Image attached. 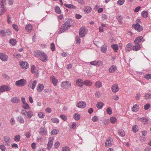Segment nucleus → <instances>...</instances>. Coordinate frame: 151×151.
<instances>
[{
    "instance_id": "1",
    "label": "nucleus",
    "mask_w": 151,
    "mask_h": 151,
    "mask_svg": "<svg viewBox=\"0 0 151 151\" xmlns=\"http://www.w3.org/2000/svg\"><path fill=\"white\" fill-rule=\"evenodd\" d=\"M73 24V21L71 19H68L62 26L60 28L59 32V34H60L68 29Z\"/></svg>"
},
{
    "instance_id": "2",
    "label": "nucleus",
    "mask_w": 151,
    "mask_h": 151,
    "mask_svg": "<svg viewBox=\"0 0 151 151\" xmlns=\"http://www.w3.org/2000/svg\"><path fill=\"white\" fill-rule=\"evenodd\" d=\"M35 56L43 62L47 60V55L44 52L40 51H35L34 52Z\"/></svg>"
},
{
    "instance_id": "3",
    "label": "nucleus",
    "mask_w": 151,
    "mask_h": 151,
    "mask_svg": "<svg viewBox=\"0 0 151 151\" xmlns=\"http://www.w3.org/2000/svg\"><path fill=\"white\" fill-rule=\"evenodd\" d=\"M26 83L27 81L25 79H22L16 81L15 85L18 86L22 87L24 86Z\"/></svg>"
},
{
    "instance_id": "4",
    "label": "nucleus",
    "mask_w": 151,
    "mask_h": 151,
    "mask_svg": "<svg viewBox=\"0 0 151 151\" xmlns=\"http://www.w3.org/2000/svg\"><path fill=\"white\" fill-rule=\"evenodd\" d=\"M71 84L70 82L68 81H64L62 82L61 86L64 89H67L70 88Z\"/></svg>"
},
{
    "instance_id": "5",
    "label": "nucleus",
    "mask_w": 151,
    "mask_h": 151,
    "mask_svg": "<svg viewBox=\"0 0 151 151\" xmlns=\"http://www.w3.org/2000/svg\"><path fill=\"white\" fill-rule=\"evenodd\" d=\"M132 27L138 32H140L143 29V27L138 23L133 24Z\"/></svg>"
},
{
    "instance_id": "6",
    "label": "nucleus",
    "mask_w": 151,
    "mask_h": 151,
    "mask_svg": "<svg viewBox=\"0 0 151 151\" xmlns=\"http://www.w3.org/2000/svg\"><path fill=\"white\" fill-rule=\"evenodd\" d=\"M113 143V139L111 137L108 138L106 140L105 143V146L106 147H110L112 145Z\"/></svg>"
},
{
    "instance_id": "7",
    "label": "nucleus",
    "mask_w": 151,
    "mask_h": 151,
    "mask_svg": "<svg viewBox=\"0 0 151 151\" xmlns=\"http://www.w3.org/2000/svg\"><path fill=\"white\" fill-rule=\"evenodd\" d=\"M21 99L22 103V107L25 109H29L30 107L28 104H27L25 101V99L24 98H21Z\"/></svg>"
},
{
    "instance_id": "8",
    "label": "nucleus",
    "mask_w": 151,
    "mask_h": 151,
    "mask_svg": "<svg viewBox=\"0 0 151 151\" xmlns=\"http://www.w3.org/2000/svg\"><path fill=\"white\" fill-rule=\"evenodd\" d=\"M86 34V29L85 27L80 28L79 31V35L81 37H83Z\"/></svg>"
},
{
    "instance_id": "9",
    "label": "nucleus",
    "mask_w": 151,
    "mask_h": 151,
    "mask_svg": "<svg viewBox=\"0 0 151 151\" xmlns=\"http://www.w3.org/2000/svg\"><path fill=\"white\" fill-rule=\"evenodd\" d=\"M8 55L5 53H0V59L2 61H6L8 60Z\"/></svg>"
},
{
    "instance_id": "10",
    "label": "nucleus",
    "mask_w": 151,
    "mask_h": 151,
    "mask_svg": "<svg viewBox=\"0 0 151 151\" xmlns=\"http://www.w3.org/2000/svg\"><path fill=\"white\" fill-rule=\"evenodd\" d=\"M19 65L21 68L24 69H27L29 68L28 63L26 62L21 61L19 62Z\"/></svg>"
},
{
    "instance_id": "11",
    "label": "nucleus",
    "mask_w": 151,
    "mask_h": 151,
    "mask_svg": "<svg viewBox=\"0 0 151 151\" xmlns=\"http://www.w3.org/2000/svg\"><path fill=\"white\" fill-rule=\"evenodd\" d=\"M11 88L9 86H2L0 88V94L5 91H8Z\"/></svg>"
},
{
    "instance_id": "12",
    "label": "nucleus",
    "mask_w": 151,
    "mask_h": 151,
    "mask_svg": "<svg viewBox=\"0 0 151 151\" xmlns=\"http://www.w3.org/2000/svg\"><path fill=\"white\" fill-rule=\"evenodd\" d=\"M49 141L48 142V149L50 150L53 146V142L54 140V138L53 137L49 138Z\"/></svg>"
},
{
    "instance_id": "13",
    "label": "nucleus",
    "mask_w": 151,
    "mask_h": 151,
    "mask_svg": "<svg viewBox=\"0 0 151 151\" xmlns=\"http://www.w3.org/2000/svg\"><path fill=\"white\" fill-rule=\"evenodd\" d=\"M44 86L43 84H39L36 88V90L37 92L40 93L42 92L44 89Z\"/></svg>"
},
{
    "instance_id": "14",
    "label": "nucleus",
    "mask_w": 151,
    "mask_h": 151,
    "mask_svg": "<svg viewBox=\"0 0 151 151\" xmlns=\"http://www.w3.org/2000/svg\"><path fill=\"white\" fill-rule=\"evenodd\" d=\"M50 79L51 82L53 85L56 86L58 82V80L54 76H52L50 77Z\"/></svg>"
},
{
    "instance_id": "15",
    "label": "nucleus",
    "mask_w": 151,
    "mask_h": 151,
    "mask_svg": "<svg viewBox=\"0 0 151 151\" xmlns=\"http://www.w3.org/2000/svg\"><path fill=\"white\" fill-rule=\"evenodd\" d=\"M37 82V81L36 80H35L33 82H32V81H31L29 82L28 86L30 87H31L32 89H34L36 86Z\"/></svg>"
},
{
    "instance_id": "16",
    "label": "nucleus",
    "mask_w": 151,
    "mask_h": 151,
    "mask_svg": "<svg viewBox=\"0 0 151 151\" xmlns=\"http://www.w3.org/2000/svg\"><path fill=\"white\" fill-rule=\"evenodd\" d=\"M111 90L114 93L117 92L119 90L118 85L116 84H114L111 87Z\"/></svg>"
},
{
    "instance_id": "17",
    "label": "nucleus",
    "mask_w": 151,
    "mask_h": 151,
    "mask_svg": "<svg viewBox=\"0 0 151 151\" xmlns=\"http://www.w3.org/2000/svg\"><path fill=\"white\" fill-rule=\"evenodd\" d=\"M86 105V104L84 102L81 101L78 103L76 106L79 108H85Z\"/></svg>"
},
{
    "instance_id": "18",
    "label": "nucleus",
    "mask_w": 151,
    "mask_h": 151,
    "mask_svg": "<svg viewBox=\"0 0 151 151\" xmlns=\"http://www.w3.org/2000/svg\"><path fill=\"white\" fill-rule=\"evenodd\" d=\"M132 44L131 43H129L126 46L125 50L127 52H129L132 49Z\"/></svg>"
},
{
    "instance_id": "19",
    "label": "nucleus",
    "mask_w": 151,
    "mask_h": 151,
    "mask_svg": "<svg viewBox=\"0 0 151 151\" xmlns=\"http://www.w3.org/2000/svg\"><path fill=\"white\" fill-rule=\"evenodd\" d=\"M117 70V68L115 65H113L111 66L109 69V71L110 73H113Z\"/></svg>"
},
{
    "instance_id": "20",
    "label": "nucleus",
    "mask_w": 151,
    "mask_h": 151,
    "mask_svg": "<svg viewBox=\"0 0 151 151\" xmlns=\"http://www.w3.org/2000/svg\"><path fill=\"white\" fill-rule=\"evenodd\" d=\"M140 45L139 44H135L132 47V50L134 51H137L140 50Z\"/></svg>"
},
{
    "instance_id": "21",
    "label": "nucleus",
    "mask_w": 151,
    "mask_h": 151,
    "mask_svg": "<svg viewBox=\"0 0 151 151\" xmlns=\"http://www.w3.org/2000/svg\"><path fill=\"white\" fill-rule=\"evenodd\" d=\"M4 141H5L7 145L9 146L11 144V139L10 137L8 136H5L4 137Z\"/></svg>"
},
{
    "instance_id": "22",
    "label": "nucleus",
    "mask_w": 151,
    "mask_h": 151,
    "mask_svg": "<svg viewBox=\"0 0 151 151\" xmlns=\"http://www.w3.org/2000/svg\"><path fill=\"white\" fill-rule=\"evenodd\" d=\"M76 84L78 86L82 87L83 86L84 82L82 79H78L76 81Z\"/></svg>"
},
{
    "instance_id": "23",
    "label": "nucleus",
    "mask_w": 151,
    "mask_h": 151,
    "mask_svg": "<svg viewBox=\"0 0 151 151\" xmlns=\"http://www.w3.org/2000/svg\"><path fill=\"white\" fill-rule=\"evenodd\" d=\"M31 71L32 73H38V70L34 65H32L31 66Z\"/></svg>"
},
{
    "instance_id": "24",
    "label": "nucleus",
    "mask_w": 151,
    "mask_h": 151,
    "mask_svg": "<svg viewBox=\"0 0 151 151\" xmlns=\"http://www.w3.org/2000/svg\"><path fill=\"white\" fill-rule=\"evenodd\" d=\"M143 39V37L142 36H140L137 37L134 40V44H139L140 42Z\"/></svg>"
},
{
    "instance_id": "25",
    "label": "nucleus",
    "mask_w": 151,
    "mask_h": 151,
    "mask_svg": "<svg viewBox=\"0 0 151 151\" xmlns=\"http://www.w3.org/2000/svg\"><path fill=\"white\" fill-rule=\"evenodd\" d=\"M33 28V26L32 24H27L25 27V29L28 32H30Z\"/></svg>"
},
{
    "instance_id": "26",
    "label": "nucleus",
    "mask_w": 151,
    "mask_h": 151,
    "mask_svg": "<svg viewBox=\"0 0 151 151\" xmlns=\"http://www.w3.org/2000/svg\"><path fill=\"white\" fill-rule=\"evenodd\" d=\"M11 101L13 103H18L20 102V99L18 98L14 97L11 99Z\"/></svg>"
},
{
    "instance_id": "27",
    "label": "nucleus",
    "mask_w": 151,
    "mask_h": 151,
    "mask_svg": "<svg viewBox=\"0 0 151 151\" xmlns=\"http://www.w3.org/2000/svg\"><path fill=\"white\" fill-rule=\"evenodd\" d=\"M101 51L103 53L106 52L107 50V46L106 45H102L101 47Z\"/></svg>"
},
{
    "instance_id": "28",
    "label": "nucleus",
    "mask_w": 151,
    "mask_h": 151,
    "mask_svg": "<svg viewBox=\"0 0 151 151\" xmlns=\"http://www.w3.org/2000/svg\"><path fill=\"white\" fill-rule=\"evenodd\" d=\"M84 84L87 86H91L92 85V82L88 80H86L84 81Z\"/></svg>"
},
{
    "instance_id": "29",
    "label": "nucleus",
    "mask_w": 151,
    "mask_h": 151,
    "mask_svg": "<svg viewBox=\"0 0 151 151\" xmlns=\"http://www.w3.org/2000/svg\"><path fill=\"white\" fill-rule=\"evenodd\" d=\"M64 5L66 7L70 9H75L76 7L73 5L70 4H64Z\"/></svg>"
},
{
    "instance_id": "30",
    "label": "nucleus",
    "mask_w": 151,
    "mask_h": 151,
    "mask_svg": "<svg viewBox=\"0 0 151 151\" xmlns=\"http://www.w3.org/2000/svg\"><path fill=\"white\" fill-rule=\"evenodd\" d=\"M144 97L146 100H150L151 99V94L150 93L145 94Z\"/></svg>"
},
{
    "instance_id": "31",
    "label": "nucleus",
    "mask_w": 151,
    "mask_h": 151,
    "mask_svg": "<svg viewBox=\"0 0 151 151\" xmlns=\"http://www.w3.org/2000/svg\"><path fill=\"white\" fill-rule=\"evenodd\" d=\"M59 132V129H54L51 132V134L52 135H55L57 134Z\"/></svg>"
},
{
    "instance_id": "32",
    "label": "nucleus",
    "mask_w": 151,
    "mask_h": 151,
    "mask_svg": "<svg viewBox=\"0 0 151 151\" xmlns=\"http://www.w3.org/2000/svg\"><path fill=\"white\" fill-rule=\"evenodd\" d=\"M20 136L19 134H17L15 135L14 137V140L16 142H19L20 139Z\"/></svg>"
},
{
    "instance_id": "33",
    "label": "nucleus",
    "mask_w": 151,
    "mask_h": 151,
    "mask_svg": "<svg viewBox=\"0 0 151 151\" xmlns=\"http://www.w3.org/2000/svg\"><path fill=\"white\" fill-rule=\"evenodd\" d=\"M9 42L12 45L14 46L16 44L17 41L15 39L12 38L9 40Z\"/></svg>"
},
{
    "instance_id": "34",
    "label": "nucleus",
    "mask_w": 151,
    "mask_h": 151,
    "mask_svg": "<svg viewBox=\"0 0 151 151\" xmlns=\"http://www.w3.org/2000/svg\"><path fill=\"white\" fill-rule=\"evenodd\" d=\"M91 10V8L90 6L86 7L84 9V12L87 13H89Z\"/></svg>"
},
{
    "instance_id": "35",
    "label": "nucleus",
    "mask_w": 151,
    "mask_h": 151,
    "mask_svg": "<svg viewBox=\"0 0 151 151\" xmlns=\"http://www.w3.org/2000/svg\"><path fill=\"white\" fill-rule=\"evenodd\" d=\"M111 47L114 50V51L116 52L118 50V45L117 44L112 45H111Z\"/></svg>"
},
{
    "instance_id": "36",
    "label": "nucleus",
    "mask_w": 151,
    "mask_h": 151,
    "mask_svg": "<svg viewBox=\"0 0 151 151\" xmlns=\"http://www.w3.org/2000/svg\"><path fill=\"white\" fill-rule=\"evenodd\" d=\"M27 115L28 118H30L33 116V113L32 111H27Z\"/></svg>"
},
{
    "instance_id": "37",
    "label": "nucleus",
    "mask_w": 151,
    "mask_h": 151,
    "mask_svg": "<svg viewBox=\"0 0 151 151\" xmlns=\"http://www.w3.org/2000/svg\"><path fill=\"white\" fill-rule=\"evenodd\" d=\"M104 106L103 103L101 102L97 103L96 104V106L98 109H101Z\"/></svg>"
},
{
    "instance_id": "38",
    "label": "nucleus",
    "mask_w": 151,
    "mask_h": 151,
    "mask_svg": "<svg viewBox=\"0 0 151 151\" xmlns=\"http://www.w3.org/2000/svg\"><path fill=\"white\" fill-rule=\"evenodd\" d=\"M139 106L137 104H135L132 108V111L136 112L139 109Z\"/></svg>"
},
{
    "instance_id": "39",
    "label": "nucleus",
    "mask_w": 151,
    "mask_h": 151,
    "mask_svg": "<svg viewBox=\"0 0 151 151\" xmlns=\"http://www.w3.org/2000/svg\"><path fill=\"white\" fill-rule=\"evenodd\" d=\"M73 117L76 120H78L80 118V115L77 113H76L74 115Z\"/></svg>"
},
{
    "instance_id": "40",
    "label": "nucleus",
    "mask_w": 151,
    "mask_h": 151,
    "mask_svg": "<svg viewBox=\"0 0 151 151\" xmlns=\"http://www.w3.org/2000/svg\"><path fill=\"white\" fill-rule=\"evenodd\" d=\"M55 12L58 14H60L61 13V11L60 8L58 6H56L55 7Z\"/></svg>"
},
{
    "instance_id": "41",
    "label": "nucleus",
    "mask_w": 151,
    "mask_h": 151,
    "mask_svg": "<svg viewBox=\"0 0 151 151\" xmlns=\"http://www.w3.org/2000/svg\"><path fill=\"white\" fill-rule=\"evenodd\" d=\"M148 15V13L146 11H143L142 13V16L144 18H147V17Z\"/></svg>"
},
{
    "instance_id": "42",
    "label": "nucleus",
    "mask_w": 151,
    "mask_h": 151,
    "mask_svg": "<svg viewBox=\"0 0 151 151\" xmlns=\"http://www.w3.org/2000/svg\"><path fill=\"white\" fill-rule=\"evenodd\" d=\"M116 118L114 117H111L110 118V122L112 123H114L116 122Z\"/></svg>"
},
{
    "instance_id": "43",
    "label": "nucleus",
    "mask_w": 151,
    "mask_h": 151,
    "mask_svg": "<svg viewBox=\"0 0 151 151\" xmlns=\"http://www.w3.org/2000/svg\"><path fill=\"white\" fill-rule=\"evenodd\" d=\"M102 86V83L99 81L96 82L95 83V86L97 88H99L101 87Z\"/></svg>"
},
{
    "instance_id": "44",
    "label": "nucleus",
    "mask_w": 151,
    "mask_h": 151,
    "mask_svg": "<svg viewBox=\"0 0 151 151\" xmlns=\"http://www.w3.org/2000/svg\"><path fill=\"white\" fill-rule=\"evenodd\" d=\"M47 132L46 129L43 127H41L40 128V133L42 134H44L46 133Z\"/></svg>"
},
{
    "instance_id": "45",
    "label": "nucleus",
    "mask_w": 151,
    "mask_h": 151,
    "mask_svg": "<svg viewBox=\"0 0 151 151\" xmlns=\"http://www.w3.org/2000/svg\"><path fill=\"white\" fill-rule=\"evenodd\" d=\"M51 120L52 122L56 124H57L59 122V120L55 118H52Z\"/></svg>"
},
{
    "instance_id": "46",
    "label": "nucleus",
    "mask_w": 151,
    "mask_h": 151,
    "mask_svg": "<svg viewBox=\"0 0 151 151\" xmlns=\"http://www.w3.org/2000/svg\"><path fill=\"white\" fill-rule=\"evenodd\" d=\"M77 126V124L75 122H73L71 125L70 126V127L71 129H75L76 128Z\"/></svg>"
},
{
    "instance_id": "47",
    "label": "nucleus",
    "mask_w": 151,
    "mask_h": 151,
    "mask_svg": "<svg viewBox=\"0 0 151 151\" xmlns=\"http://www.w3.org/2000/svg\"><path fill=\"white\" fill-rule=\"evenodd\" d=\"M96 66H101L102 65V62L101 60H96Z\"/></svg>"
},
{
    "instance_id": "48",
    "label": "nucleus",
    "mask_w": 151,
    "mask_h": 151,
    "mask_svg": "<svg viewBox=\"0 0 151 151\" xmlns=\"http://www.w3.org/2000/svg\"><path fill=\"white\" fill-rule=\"evenodd\" d=\"M118 133L119 135L122 137H124L125 135V132L123 131L119 130Z\"/></svg>"
},
{
    "instance_id": "49",
    "label": "nucleus",
    "mask_w": 151,
    "mask_h": 151,
    "mask_svg": "<svg viewBox=\"0 0 151 151\" xmlns=\"http://www.w3.org/2000/svg\"><path fill=\"white\" fill-rule=\"evenodd\" d=\"M13 28L16 31H19V28L17 26L16 24H13L12 25Z\"/></svg>"
},
{
    "instance_id": "50",
    "label": "nucleus",
    "mask_w": 151,
    "mask_h": 151,
    "mask_svg": "<svg viewBox=\"0 0 151 151\" xmlns=\"http://www.w3.org/2000/svg\"><path fill=\"white\" fill-rule=\"evenodd\" d=\"M15 121L14 118H11L10 120V123L11 125H14L15 124Z\"/></svg>"
},
{
    "instance_id": "51",
    "label": "nucleus",
    "mask_w": 151,
    "mask_h": 151,
    "mask_svg": "<svg viewBox=\"0 0 151 151\" xmlns=\"http://www.w3.org/2000/svg\"><path fill=\"white\" fill-rule=\"evenodd\" d=\"M124 0H119L117 2V4L119 5H122L124 4Z\"/></svg>"
},
{
    "instance_id": "52",
    "label": "nucleus",
    "mask_w": 151,
    "mask_h": 151,
    "mask_svg": "<svg viewBox=\"0 0 151 151\" xmlns=\"http://www.w3.org/2000/svg\"><path fill=\"white\" fill-rule=\"evenodd\" d=\"M141 121L145 124H147L148 123V120L146 118H143L141 119Z\"/></svg>"
},
{
    "instance_id": "53",
    "label": "nucleus",
    "mask_w": 151,
    "mask_h": 151,
    "mask_svg": "<svg viewBox=\"0 0 151 151\" xmlns=\"http://www.w3.org/2000/svg\"><path fill=\"white\" fill-rule=\"evenodd\" d=\"M50 49L51 50L54 51L55 50V46L53 43L52 42L50 44Z\"/></svg>"
},
{
    "instance_id": "54",
    "label": "nucleus",
    "mask_w": 151,
    "mask_h": 151,
    "mask_svg": "<svg viewBox=\"0 0 151 151\" xmlns=\"http://www.w3.org/2000/svg\"><path fill=\"white\" fill-rule=\"evenodd\" d=\"M92 120L93 122H96L98 121L99 118L97 116H95L92 118Z\"/></svg>"
},
{
    "instance_id": "55",
    "label": "nucleus",
    "mask_w": 151,
    "mask_h": 151,
    "mask_svg": "<svg viewBox=\"0 0 151 151\" xmlns=\"http://www.w3.org/2000/svg\"><path fill=\"white\" fill-rule=\"evenodd\" d=\"M62 151H70V149L67 146H65L63 147Z\"/></svg>"
},
{
    "instance_id": "56",
    "label": "nucleus",
    "mask_w": 151,
    "mask_h": 151,
    "mask_svg": "<svg viewBox=\"0 0 151 151\" xmlns=\"http://www.w3.org/2000/svg\"><path fill=\"white\" fill-rule=\"evenodd\" d=\"M144 78L146 79H149L151 78V74H147L145 76Z\"/></svg>"
},
{
    "instance_id": "57",
    "label": "nucleus",
    "mask_w": 151,
    "mask_h": 151,
    "mask_svg": "<svg viewBox=\"0 0 151 151\" xmlns=\"http://www.w3.org/2000/svg\"><path fill=\"white\" fill-rule=\"evenodd\" d=\"M18 121L19 122L21 123H23L24 122V119L21 117H20L18 118Z\"/></svg>"
},
{
    "instance_id": "58",
    "label": "nucleus",
    "mask_w": 151,
    "mask_h": 151,
    "mask_svg": "<svg viewBox=\"0 0 151 151\" xmlns=\"http://www.w3.org/2000/svg\"><path fill=\"white\" fill-rule=\"evenodd\" d=\"M132 131L133 132H136L137 131L138 129H137V125H134L133 126Z\"/></svg>"
},
{
    "instance_id": "59",
    "label": "nucleus",
    "mask_w": 151,
    "mask_h": 151,
    "mask_svg": "<svg viewBox=\"0 0 151 151\" xmlns=\"http://www.w3.org/2000/svg\"><path fill=\"white\" fill-rule=\"evenodd\" d=\"M60 117L64 121H66L67 119V116L64 115H60Z\"/></svg>"
},
{
    "instance_id": "60",
    "label": "nucleus",
    "mask_w": 151,
    "mask_h": 151,
    "mask_svg": "<svg viewBox=\"0 0 151 151\" xmlns=\"http://www.w3.org/2000/svg\"><path fill=\"white\" fill-rule=\"evenodd\" d=\"M60 145V143L59 142H57L54 144V147L56 149L58 148Z\"/></svg>"
},
{
    "instance_id": "61",
    "label": "nucleus",
    "mask_w": 151,
    "mask_h": 151,
    "mask_svg": "<svg viewBox=\"0 0 151 151\" xmlns=\"http://www.w3.org/2000/svg\"><path fill=\"white\" fill-rule=\"evenodd\" d=\"M117 19L120 23L122 24V17L121 16H118L116 17Z\"/></svg>"
},
{
    "instance_id": "62",
    "label": "nucleus",
    "mask_w": 151,
    "mask_h": 151,
    "mask_svg": "<svg viewBox=\"0 0 151 151\" xmlns=\"http://www.w3.org/2000/svg\"><path fill=\"white\" fill-rule=\"evenodd\" d=\"M106 112L108 114L110 115L112 114V110L109 107L106 109Z\"/></svg>"
},
{
    "instance_id": "63",
    "label": "nucleus",
    "mask_w": 151,
    "mask_h": 151,
    "mask_svg": "<svg viewBox=\"0 0 151 151\" xmlns=\"http://www.w3.org/2000/svg\"><path fill=\"white\" fill-rule=\"evenodd\" d=\"M0 149L2 151H5L6 148L4 145H0Z\"/></svg>"
},
{
    "instance_id": "64",
    "label": "nucleus",
    "mask_w": 151,
    "mask_h": 151,
    "mask_svg": "<svg viewBox=\"0 0 151 151\" xmlns=\"http://www.w3.org/2000/svg\"><path fill=\"white\" fill-rule=\"evenodd\" d=\"M38 115L39 117L41 118H43L45 116L44 114L42 112H39L38 114Z\"/></svg>"
}]
</instances>
